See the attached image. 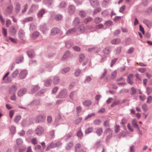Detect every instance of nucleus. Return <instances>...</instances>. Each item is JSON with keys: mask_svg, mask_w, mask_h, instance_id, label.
<instances>
[{"mask_svg": "<svg viewBox=\"0 0 152 152\" xmlns=\"http://www.w3.org/2000/svg\"><path fill=\"white\" fill-rule=\"evenodd\" d=\"M67 91L64 89L61 90L59 92L58 95V98H65L67 95Z\"/></svg>", "mask_w": 152, "mask_h": 152, "instance_id": "1", "label": "nucleus"}, {"mask_svg": "<svg viewBox=\"0 0 152 152\" xmlns=\"http://www.w3.org/2000/svg\"><path fill=\"white\" fill-rule=\"evenodd\" d=\"M75 7L73 5L69 6L68 8L69 14L71 15H73L75 13Z\"/></svg>", "mask_w": 152, "mask_h": 152, "instance_id": "2", "label": "nucleus"}, {"mask_svg": "<svg viewBox=\"0 0 152 152\" xmlns=\"http://www.w3.org/2000/svg\"><path fill=\"white\" fill-rule=\"evenodd\" d=\"M54 2V0H43V3L47 5L49 7H52Z\"/></svg>", "mask_w": 152, "mask_h": 152, "instance_id": "3", "label": "nucleus"}, {"mask_svg": "<svg viewBox=\"0 0 152 152\" xmlns=\"http://www.w3.org/2000/svg\"><path fill=\"white\" fill-rule=\"evenodd\" d=\"M39 8V6L38 5L36 4L32 5L30 8V9L28 12L29 14H31L32 12H35Z\"/></svg>", "mask_w": 152, "mask_h": 152, "instance_id": "4", "label": "nucleus"}, {"mask_svg": "<svg viewBox=\"0 0 152 152\" xmlns=\"http://www.w3.org/2000/svg\"><path fill=\"white\" fill-rule=\"evenodd\" d=\"M133 77L134 75L133 74H130L128 76L127 81L130 85H132L133 83Z\"/></svg>", "mask_w": 152, "mask_h": 152, "instance_id": "5", "label": "nucleus"}, {"mask_svg": "<svg viewBox=\"0 0 152 152\" xmlns=\"http://www.w3.org/2000/svg\"><path fill=\"white\" fill-rule=\"evenodd\" d=\"M44 130L42 127H38L35 130L36 134L38 136L40 135L44 132Z\"/></svg>", "mask_w": 152, "mask_h": 152, "instance_id": "6", "label": "nucleus"}, {"mask_svg": "<svg viewBox=\"0 0 152 152\" xmlns=\"http://www.w3.org/2000/svg\"><path fill=\"white\" fill-rule=\"evenodd\" d=\"M27 74L28 72L26 70H23L20 72L19 75V77L21 79L24 78Z\"/></svg>", "mask_w": 152, "mask_h": 152, "instance_id": "7", "label": "nucleus"}, {"mask_svg": "<svg viewBox=\"0 0 152 152\" xmlns=\"http://www.w3.org/2000/svg\"><path fill=\"white\" fill-rule=\"evenodd\" d=\"M26 91L27 89L26 88H22L18 91V95L19 96H22L26 93Z\"/></svg>", "mask_w": 152, "mask_h": 152, "instance_id": "8", "label": "nucleus"}, {"mask_svg": "<svg viewBox=\"0 0 152 152\" xmlns=\"http://www.w3.org/2000/svg\"><path fill=\"white\" fill-rule=\"evenodd\" d=\"M46 12L45 9H42L39 10L37 13V16L38 18H41L43 15Z\"/></svg>", "mask_w": 152, "mask_h": 152, "instance_id": "9", "label": "nucleus"}, {"mask_svg": "<svg viewBox=\"0 0 152 152\" xmlns=\"http://www.w3.org/2000/svg\"><path fill=\"white\" fill-rule=\"evenodd\" d=\"M9 74V72H8L4 75L3 78L2 80L5 83H8L10 82V78L8 77Z\"/></svg>", "mask_w": 152, "mask_h": 152, "instance_id": "10", "label": "nucleus"}, {"mask_svg": "<svg viewBox=\"0 0 152 152\" xmlns=\"http://www.w3.org/2000/svg\"><path fill=\"white\" fill-rule=\"evenodd\" d=\"M91 5L93 7L98 6L99 4L98 0H91L90 1Z\"/></svg>", "mask_w": 152, "mask_h": 152, "instance_id": "11", "label": "nucleus"}, {"mask_svg": "<svg viewBox=\"0 0 152 152\" xmlns=\"http://www.w3.org/2000/svg\"><path fill=\"white\" fill-rule=\"evenodd\" d=\"M60 31L59 29L57 28H53L51 31L52 35H55L58 34Z\"/></svg>", "mask_w": 152, "mask_h": 152, "instance_id": "12", "label": "nucleus"}, {"mask_svg": "<svg viewBox=\"0 0 152 152\" xmlns=\"http://www.w3.org/2000/svg\"><path fill=\"white\" fill-rule=\"evenodd\" d=\"M77 30L75 28H73L69 29L66 32V34L68 35H70L73 34V33L76 32Z\"/></svg>", "mask_w": 152, "mask_h": 152, "instance_id": "13", "label": "nucleus"}, {"mask_svg": "<svg viewBox=\"0 0 152 152\" xmlns=\"http://www.w3.org/2000/svg\"><path fill=\"white\" fill-rule=\"evenodd\" d=\"M69 52L68 51H66L65 52L64 55L63 56L62 58H61V60L62 61H64L65 60L69 58Z\"/></svg>", "mask_w": 152, "mask_h": 152, "instance_id": "14", "label": "nucleus"}, {"mask_svg": "<svg viewBox=\"0 0 152 152\" xmlns=\"http://www.w3.org/2000/svg\"><path fill=\"white\" fill-rule=\"evenodd\" d=\"M80 23V19L78 17H75L73 21L72 24L74 26H76Z\"/></svg>", "mask_w": 152, "mask_h": 152, "instance_id": "15", "label": "nucleus"}, {"mask_svg": "<svg viewBox=\"0 0 152 152\" xmlns=\"http://www.w3.org/2000/svg\"><path fill=\"white\" fill-rule=\"evenodd\" d=\"M85 31V27L83 25H82L79 26L77 29V31L80 33L84 32Z\"/></svg>", "mask_w": 152, "mask_h": 152, "instance_id": "16", "label": "nucleus"}, {"mask_svg": "<svg viewBox=\"0 0 152 152\" xmlns=\"http://www.w3.org/2000/svg\"><path fill=\"white\" fill-rule=\"evenodd\" d=\"M81 147V145L79 144H77L75 146V150L76 152H86L83 151V150L80 149V148Z\"/></svg>", "mask_w": 152, "mask_h": 152, "instance_id": "17", "label": "nucleus"}, {"mask_svg": "<svg viewBox=\"0 0 152 152\" xmlns=\"http://www.w3.org/2000/svg\"><path fill=\"white\" fill-rule=\"evenodd\" d=\"M39 89V87L38 85L34 86L31 89V92L32 93H34L38 91Z\"/></svg>", "mask_w": 152, "mask_h": 152, "instance_id": "18", "label": "nucleus"}, {"mask_svg": "<svg viewBox=\"0 0 152 152\" xmlns=\"http://www.w3.org/2000/svg\"><path fill=\"white\" fill-rule=\"evenodd\" d=\"M18 35L20 39H23L24 37V32L22 30H20L18 32Z\"/></svg>", "mask_w": 152, "mask_h": 152, "instance_id": "19", "label": "nucleus"}, {"mask_svg": "<svg viewBox=\"0 0 152 152\" xmlns=\"http://www.w3.org/2000/svg\"><path fill=\"white\" fill-rule=\"evenodd\" d=\"M17 89V87L15 85H12L10 88V94L14 93L16 91Z\"/></svg>", "mask_w": 152, "mask_h": 152, "instance_id": "20", "label": "nucleus"}, {"mask_svg": "<svg viewBox=\"0 0 152 152\" xmlns=\"http://www.w3.org/2000/svg\"><path fill=\"white\" fill-rule=\"evenodd\" d=\"M27 54L28 57L31 58H32L34 57L35 54L33 50H31L27 52Z\"/></svg>", "mask_w": 152, "mask_h": 152, "instance_id": "21", "label": "nucleus"}, {"mask_svg": "<svg viewBox=\"0 0 152 152\" xmlns=\"http://www.w3.org/2000/svg\"><path fill=\"white\" fill-rule=\"evenodd\" d=\"M20 9V6L18 3H16L15 4V10L16 13H18Z\"/></svg>", "mask_w": 152, "mask_h": 152, "instance_id": "22", "label": "nucleus"}, {"mask_svg": "<svg viewBox=\"0 0 152 152\" xmlns=\"http://www.w3.org/2000/svg\"><path fill=\"white\" fill-rule=\"evenodd\" d=\"M40 29L43 34L45 33V31L48 30L47 27L46 25H43L41 26H40Z\"/></svg>", "mask_w": 152, "mask_h": 152, "instance_id": "23", "label": "nucleus"}, {"mask_svg": "<svg viewBox=\"0 0 152 152\" xmlns=\"http://www.w3.org/2000/svg\"><path fill=\"white\" fill-rule=\"evenodd\" d=\"M104 133L105 134L109 135L110 137H111L112 135V131L110 129L108 128L107 129L104 131Z\"/></svg>", "mask_w": 152, "mask_h": 152, "instance_id": "24", "label": "nucleus"}, {"mask_svg": "<svg viewBox=\"0 0 152 152\" xmlns=\"http://www.w3.org/2000/svg\"><path fill=\"white\" fill-rule=\"evenodd\" d=\"M132 126L135 128H137L138 129H139V127L137 124V121L135 119H134L132 120Z\"/></svg>", "mask_w": 152, "mask_h": 152, "instance_id": "25", "label": "nucleus"}, {"mask_svg": "<svg viewBox=\"0 0 152 152\" xmlns=\"http://www.w3.org/2000/svg\"><path fill=\"white\" fill-rule=\"evenodd\" d=\"M16 30L13 26L10 28V35H14L16 34Z\"/></svg>", "mask_w": 152, "mask_h": 152, "instance_id": "26", "label": "nucleus"}, {"mask_svg": "<svg viewBox=\"0 0 152 152\" xmlns=\"http://www.w3.org/2000/svg\"><path fill=\"white\" fill-rule=\"evenodd\" d=\"M73 43L71 40L67 41L66 43V46L67 48H70L72 45Z\"/></svg>", "mask_w": 152, "mask_h": 152, "instance_id": "27", "label": "nucleus"}, {"mask_svg": "<svg viewBox=\"0 0 152 152\" xmlns=\"http://www.w3.org/2000/svg\"><path fill=\"white\" fill-rule=\"evenodd\" d=\"M121 40L118 38H116L113 39L111 41V43L113 45L118 44L120 42Z\"/></svg>", "mask_w": 152, "mask_h": 152, "instance_id": "28", "label": "nucleus"}, {"mask_svg": "<svg viewBox=\"0 0 152 152\" xmlns=\"http://www.w3.org/2000/svg\"><path fill=\"white\" fill-rule=\"evenodd\" d=\"M62 15L60 14L56 15L55 17V19L57 21H59L61 20L62 18Z\"/></svg>", "mask_w": 152, "mask_h": 152, "instance_id": "29", "label": "nucleus"}, {"mask_svg": "<svg viewBox=\"0 0 152 152\" xmlns=\"http://www.w3.org/2000/svg\"><path fill=\"white\" fill-rule=\"evenodd\" d=\"M110 52V48L108 47L105 48L103 50V52L104 54H108Z\"/></svg>", "mask_w": 152, "mask_h": 152, "instance_id": "30", "label": "nucleus"}, {"mask_svg": "<svg viewBox=\"0 0 152 152\" xmlns=\"http://www.w3.org/2000/svg\"><path fill=\"white\" fill-rule=\"evenodd\" d=\"M60 81V79L58 77L55 76L53 79V82L54 84L56 85Z\"/></svg>", "mask_w": 152, "mask_h": 152, "instance_id": "31", "label": "nucleus"}, {"mask_svg": "<svg viewBox=\"0 0 152 152\" xmlns=\"http://www.w3.org/2000/svg\"><path fill=\"white\" fill-rule=\"evenodd\" d=\"M110 2V0H104L103 1L102 5L104 7H106Z\"/></svg>", "mask_w": 152, "mask_h": 152, "instance_id": "32", "label": "nucleus"}, {"mask_svg": "<svg viewBox=\"0 0 152 152\" xmlns=\"http://www.w3.org/2000/svg\"><path fill=\"white\" fill-rule=\"evenodd\" d=\"M73 145V143L72 142H70L66 145V148L67 150H69L71 148Z\"/></svg>", "mask_w": 152, "mask_h": 152, "instance_id": "33", "label": "nucleus"}, {"mask_svg": "<svg viewBox=\"0 0 152 152\" xmlns=\"http://www.w3.org/2000/svg\"><path fill=\"white\" fill-rule=\"evenodd\" d=\"M23 60V57L22 56H20L17 58L16 62L17 64L19 63L22 62Z\"/></svg>", "mask_w": 152, "mask_h": 152, "instance_id": "34", "label": "nucleus"}, {"mask_svg": "<svg viewBox=\"0 0 152 152\" xmlns=\"http://www.w3.org/2000/svg\"><path fill=\"white\" fill-rule=\"evenodd\" d=\"M96 133L98 136H100L103 133L102 129L101 128H98L96 131Z\"/></svg>", "mask_w": 152, "mask_h": 152, "instance_id": "35", "label": "nucleus"}, {"mask_svg": "<svg viewBox=\"0 0 152 152\" xmlns=\"http://www.w3.org/2000/svg\"><path fill=\"white\" fill-rule=\"evenodd\" d=\"M91 102L89 100H86L83 103V104L86 106H89L91 104Z\"/></svg>", "mask_w": 152, "mask_h": 152, "instance_id": "36", "label": "nucleus"}, {"mask_svg": "<svg viewBox=\"0 0 152 152\" xmlns=\"http://www.w3.org/2000/svg\"><path fill=\"white\" fill-rule=\"evenodd\" d=\"M66 3L64 1H61L59 5V7L60 8H63L66 7Z\"/></svg>", "mask_w": 152, "mask_h": 152, "instance_id": "37", "label": "nucleus"}, {"mask_svg": "<svg viewBox=\"0 0 152 152\" xmlns=\"http://www.w3.org/2000/svg\"><path fill=\"white\" fill-rule=\"evenodd\" d=\"M77 93L76 91H73L69 95V97L71 99H73L74 96H76Z\"/></svg>", "mask_w": 152, "mask_h": 152, "instance_id": "38", "label": "nucleus"}, {"mask_svg": "<svg viewBox=\"0 0 152 152\" xmlns=\"http://www.w3.org/2000/svg\"><path fill=\"white\" fill-rule=\"evenodd\" d=\"M52 83V81L51 79H48L45 82V86H48L51 85Z\"/></svg>", "mask_w": 152, "mask_h": 152, "instance_id": "39", "label": "nucleus"}, {"mask_svg": "<svg viewBox=\"0 0 152 152\" xmlns=\"http://www.w3.org/2000/svg\"><path fill=\"white\" fill-rule=\"evenodd\" d=\"M109 14V12L107 10H105L103 11L101 13L102 15L104 17L107 16Z\"/></svg>", "mask_w": 152, "mask_h": 152, "instance_id": "40", "label": "nucleus"}, {"mask_svg": "<svg viewBox=\"0 0 152 152\" xmlns=\"http://www.w3.org/2000/svg\"><path fill=\"white\" fill-rule=\"evenodd\" d=\"M81 73V71L79 69H77L75 70V75L76 76H79Z\"/></svg>", "mask_w": 152, "mask_h": 152, "instance_id": "41", "label": "nucleus"}, {"mask_svg": "<svg viewBox=\"0 0 152 152\" xmlns=\"http://www.w3.org/2000/svg\"><path fill=\"white\" fill-rule=\"evenodd\" d=\"M19 73V71L18 69H16L14 71L12 74V76L13 77H16Z\"/></svg>", "mask_w": 152, "mask_h": 152, "instance_id": "42", "label": "nucleus"}, {"mask_svg": "<svg viewBox=\"0 0 152 152\" xmlns=\"http://www.w3.org/2000/svg\"><path fill=\"white\" fill-rule=\"evenodd\" d=\"M69 69L70 68L69 67H67L61 70V73L62 74H65L69 72Z\"/></svg>", "mask_w": 152, "mask_h": 152, "instance_id": "43", "label": "nucleus"}, {"mask_svg": "<svg viewBox=\"0 0 152 152\" xmlns=\"http://www.w3.org/2000/svg\"><path fill=\"white\" fill-rule=\"evenodd\" d=\"M39 104L40 101L38 99L35 100L31 103V104H33L35 105H38Z\"/></svg>", "mask_w": 152, "mask_h": 152, "instance_id": "44", "label": "nucleus"}, {"mask_svg": "<svg viewBox=\"0 0 152 152\" xmlns=\"http://www.w3.org/2000/svg\"><path fill=\"white\" fill-rule=\"evenodd\" d=\"M33 17H30L28 18H25L23 20V21L24 22H29L33 20Z\"/></svg>", "mask_w": 152, "mask_h": 152, "instance_id": "45", "label": "nucleus"}, {"mask_svg": "<svg viewBox=\"0 0 152 152\" xmlns=\"http://www.w3.org/2000/svg\"><path fill=\"white\" fill-rule=\"evenodd\" d=\"M102 20V19L99 17H97L95 18L94 20V21L96 23H100Z\"/></svg>", "mask_w": 152, "mask_h": 152, "instance_id": "46", "label": "nucleus"}, {"mask_svg": "<svg viewBox=\"0 0 152 152\" xmlns=\"http://www.w3.org/2000/svg\"><path fill=\"white\" fill-rule=\"evenodd\" d=\"M46 67L47 71H50L52 69L53 67L50 64H48L46 65Z\"/></svg>", "mask_w": 152, "mask_h": 152, "instance_id": "47", "label": "nucleus"}, {"mask_svg": "<svg viewBox=\"0 0 152 152\" xmlns=\"http://www.w3.org/2000/svg\"><path fill=\"white\" fill-rule=\"evenodd\" d=\"M101 10V8L100 7H98L96 8L94 11L93 15H95L97 14L98 12H99Z\"/></svg>", "mask_w": 152, "mask_h": 152, "instance_id": "48", "label": "nucleus"}, {"mask_svg": "<svg viewBox=\"0 0 152 152\" xmlns=\"http://www.w3.org/2000/svg\"><path fill=\"white\" fill-rule=\"evenodd\" d=\"M39 35V33L37 31L34 32L32 34V37L33 38H36Z\"/></svg>", "mask_w": 152, "mask_h": 152, "instance_id": "49", "label": "nucleus"}, {"mask_svg": "<svg viewBox=\"0 0 152 152\" xmlns=\"http://www.w3.org/2000/svg\"><path fill=\"white\" fill-rule=\"evenodd\" d=\"M93 18L91 17H89L86 19L84 20V22L86 23H87L88 22L92 20Z\"/></svg>", "mask_w": 152, "mask_h": 152, "instance_id": "50", "label": "nucleus"}, {"mask_svg": "<svg viewBox=\"0 0 152 152\" xmlns=\"http://www.w3.org/2000/svg\"><path fill=\"white\" fill-rule=\"evenodd\" d=\"M79 14L80 17L83 18L85 17L86 13L84 11H81L80 12Z\"/></svg>", "mask_w": 152, "mask_h": 152, "instance_id": "51", "label": "nucleus"}, {"mask_svg": "<svg viewBox=\"0 0 152 152\" xmlns=\"http://www.w3.org/2000/svg\"><path fill=\"white\" fill-rule=\"evenodd\" d=\"M117 71L116 70L114 71L111 74V78L112 79L115 78L117 75Z\"/></svg>", "mask_w": 152, "mask_h": 152, "instance_id": "52", "label": "nucleus"}, {"mask_svg": "<svg viewBox=\"0 0 152 152\" xmlns=\"http://www.w3.org/2000/svg\"><path fill=\"white\" fill-rule=\"evenodd\" d=\"M120 103V101L119 100L115 101L113 102L111 105V107H113L115 105H118Z\"/></svg>", "mask_w": 152, "mask_h": 152, "instance_id": "53", "label": "nucleus"}, {"mask_svg": "<svg viewBox=\"0 0 152 152\" xmlns=\"http://www.w3.org/2000/svg\"><path fill=\"white\" fill-rule=\"evenodd\" d=\"M85 58V56L83 54L80 55L79 56V61L80 62H82Z\"/></svg>", "mask_w": 152, "mask_h": 152, "instance_id": "54", "label": "nucleus"}, {"mask_svg": "<svg viewBox=\"0 0 152 152\" xmlns=\"http://www.w3.org/2000/svg\"><path fill=\"white\" fill-rule=\"evenodd\" d=\"M129 91V90L128 89H121L119 92V93L120 94L121 93H128Z\"/></svg>", "mask_w": 152, "mask_h": 152, "instance_id": "55", "label": "nucleus"}, {"mask_svg": "<svg viewBox=\"0 0 152 152\" xmlns=\"http://www.w3.org/2000/svg\"><path fill=\"white\" fill-rule=\"evenodd\" d=\"M21 116L19 115H17L15 118V121L16 123L18 122L21 118Z\"/></svg>", "mask_w": 152, "mask_h": 152, "instance_id": "56", "label": "nucleus"}, {"mask_svg": "<svg viewBox=\"0 0 152 152\" xmlns=\"http://www.w3.org/2000/svg\"><path fill=\"white\" fill-rule=\"evenodd\" d=\"M93 128L92 127L89 128H88L85 131V133L87 134L89 133L93 130Z\"/></svg>", "mask_w": 152, "mask_h": 152, "instance_id": "57", "label": "nucleus"}, {"mask_svg": "<svg viewBox=\"0 0 152 152\" xmlns=\"http://www.w3.org/2000/svg\"><path fill=\"white\" fill-rule=\"evenodd\" d=\"M105 24L108 26H112L113 24V22L110 20H108L105 22Z\"/></svg>", "mask_w": 152, "mask_h": 152, "instance_id": "58", "label": "nucleus"}, {"mask_svg": "<svg viewBox=\"0 0 152 152\" xmlns=\"http://www.w3.org/2000/svg\"><path fill=\"white\" fill-rule=\"evenodd\" d=\"M55 147H56V146L54 145V144L53 143H51V144L47 148V150H48L52 148Z\"/></svg>", "mask_w": 152, "mask_h": 152, "instance_id": "59", "label": "nucleus"}, {"mask_svg": "<svg viewBox=\"0 0 152 152\" xmlns=\"http://www.w3.org/2000/svg\"><path fill=\"white\" fill-rule=\"evenodd\" d=\"M117 60V58H115L112 60L110 64L111 67H112L113 64L116 62Z\"/></svg>", "mask_w": 152, "mask_h": 152, "instance_id": "60", "label": "nucleus"}, {"mask_svg": "<svg viewBox=\"0 0 152 152\" xmlns=\"http://www.w3.org/2000/svg\"><path fill=\"white\" fill-rule=\"evenodd\" d=\"M120 127L118 125H116L115 127V132H118L120 131Z\"/></svg>", "mask_w": 152, "mask_h": 152, "instance_id": "61", "label": "nucleus"}, {"mask_svg": "<svg viewBox=\"0 0 152 152\" xmlns=\"http://www.w3.org/2000/svg\"><path fill=\"white\" fill-rule=\"evenodd\" d=\"M91 79L90 77H87L85 80L84 82L85 83H88L91 81Z\"/></svg>", "mask_w": 152, "mask_h": 152, "instance_id": "62", "label": "nucleus"}, {"mask_svg": "<svg viewBox=\"0 0 152 152\" xmlns=\"http://www.w3.org/2000/svg\"><path fill=\"white\" fill-rule=\"evenodd\" d=\"M126 6L125 5L122 6L119 9V12L121 13H122L125 10Z\"/></svg>", "mask_w": 152, "mask_h": 152, "instance_id": "63", "label": "nucleus"}, {"mask_svg": "<svg viewBox=\"0 0 152 152\" xmlns=\"http://www.w3.org/2000/svg\"><path fill=\"white\" fill-rule=\"evenodd\" d=\"M152 101V96H148L147 98V103H150Z\"/></svg>", "mask_w": 152, "mask_h": 152, "instance_id": "64", "label": "nucleus"}]
</instances>
